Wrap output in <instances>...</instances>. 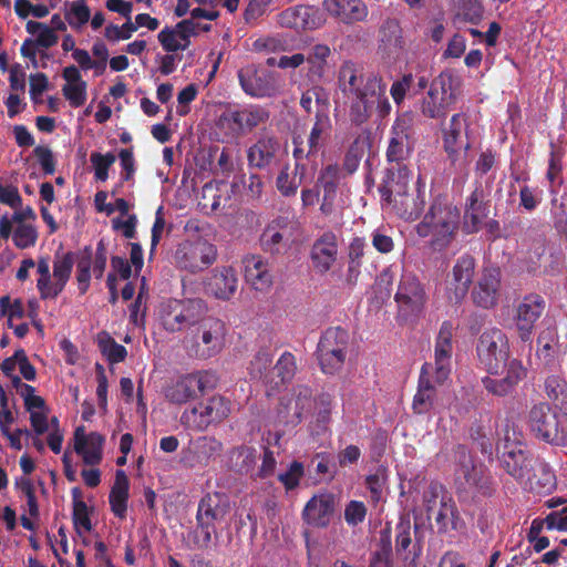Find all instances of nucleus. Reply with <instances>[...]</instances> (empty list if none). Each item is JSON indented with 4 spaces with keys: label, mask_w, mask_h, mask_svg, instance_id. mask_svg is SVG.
<instances>
[{
    "label": "nucleus",
    "mask_w": 567,
    "mask_h": 567,
    "mask_svg": "<svg viewBox=\"0 0 567 567\" xmlns=\"http://www.w3.org/2000/svg\"><path fill=\"white\" fill-rule=\"evenodd\" d=\"M338 87L349 102V118L352 125L367 124L374 111L381 118L391 113L386 83L379 73H364L352 61H346L339 69Z\"/></svg>",
    "instance_id": "1"
},
{
    "label": "nucleus",
    "mask_w": 567,
    "mask_h": 567,
    "mask_svg": "<svg viewBox=\"0 0 567 567\" xmlns=\"http://www.w3.org/2000/svg\"><path fill=\"white\" fill-rule=\"evenodd\" d=\"M460 217L457 206L445 198L436 197L422 220L415 226V231L422 238L430 237L429 247L432 251L442 252L455 240Z\"/></svg>",
    "instance_id": "2"
},
{
    "label": "nucleus",
    "mask_w": 567,
    "mask_h": 567,
    "mask_svg": "<svg viewBox=\"0 0 567 567\" xmlns=\"http://www.w3.org/2000/svg\"><path fill=\"white\" fill-rule=\"evenodd\" d=\"M227 334L226 323L216 317H200L199 322L183 338V347L190 358L207 360L219 354Z\"/></svg>",
    "instance_id": "3"
},
{
    "label": "nucleus",
    "mask_w": 567,
    "mask_h": 567,
    "mask_svg": "<svg viewBox=\"0 0 567 567\" xmlns=\"http://www.w3.org/2000/svg\"><path fill=\"white\" fill-rule=\"evenodd\" d=\"M205 313L200 299H168L159 307L158 319L165 331H190Z\"/></svg>",
    "instance_id": "4"
},
{
    "label": "nucleus",
    "mask_w": 567,
    "mask_h": 567,
    "mask_svg": "<svg viewBox=\"0 0 567 567\" xmlns=\"http://www.w3.org/2000/svg\"><path fill=\"white\" fill-rule=\"evenodd\" d=\"M414 123L415 117L412 112H403L394 120L385 154L391 166H405L404 161L411 156L417 141Z\"/></svg>",
    "instance_id": "5"
},
{
    "label": "nucleus",
    "mask_w": 567,
    "mask_h": 567,
    "mask_svg": "<svg viewBox=\"0 0 567 567\" xmlns=\"http://www.w3.org/2000/svg\"><path fill=\"white\" fill-rule=\"evenodd\" d=\"M468 117L465 113H455L446 122L441 121L442 146L452 165L466 164V155L471 148L467 137Z\"/></svg>",
    "instance_id": "6"
},
{
    "label": "nucleus",
    "mask_w": 567,
    "mask_h": 567,
    "mask_svg": "<svg viewBox=\"0 0 567 567\" xmlns=\"http://www.w3.org/2000/svg\"><path fill=\"white\" fill-rule=\"evenodd\" d=\"M349 333L340 327L328 328L320 337L317 358L326 374L338 372L347 358Z\"/></svg>",
    "instance_id": "7"
},
{
    "label": "nucleus",
    "mask_w": 567,
    "mask_h": 567,
    "mask_svg": "<svg viewBox=\"0 0 567 567\" xmlns=\"http://www.w3.org/2000/svg\"><path fill=\"white\" fill-rule=\"evenodd\" d=\"M230 413V402L221 395H214L199 402L181 415V423L188 430L203 432L213 424L224 421Z\"/></svg>",
    "instance_id": "8"
},
{
    "label": "nucleus",
    "mask_w": 567,
    "mask_h": 567,
    "mask_svg": "<svg viewBox=\"0 0 567 567\" xmlns=\"http://www.w3.org/2000/svg\"><path fill=\"white\" fill-rule=\"evenodd\" d=\"M476 353L482 367L491 374L505 368L509 358V343L506 334L497 328L486 329L478 338Z\"/></svg>",
    "instance_id": "9"
},
{
    "label": "nucleus",
    "mask_w": 567,
    "mask_h": 567,
    "mask_svg": "<svg viewBox=\"0 0 567 567\" xmlns=\"http://www.w3.org/2000/svg\"><path fill=\"white\" fill-rule=\"evenodd\" d=\"M217 377L210 371H196L173 380L165 389V399L173 404H185L194 399L197 392L204 394L215 389Z\"/></svg>",
    "instance_id": "10"
},
{
    "label": "nucleus",
    "mask_w": 567,
    "mask_h": 567,
    "mask_svg": "<svg viewBox=\"0 0 567 567\" xmlns=\"http://www.w3.org/2000/svg\"><path fill=\"white\" fill-rule=\"evenodd\" d=\"M217 258L216 247L203 238L184 240L175 251L176 267L189 274L207 269Z\"/></svg>",
    "instance_id": "11"
},
{
    "label": "nucleus",
    "mask_w": 567,
    "mask_h": 567,
    "mask_svg": "<svg viewBox=\"0 0 567 567\" xmlns=\"http://www.w3.org/2000/svg\"><path fill=\"white\" fill-rule=\"evenodd\" d=\"M447 379L449 377L439 379L436 369L430 362L421 367L417 390L412 401V410L415 414H426L441 406V386Z\"/></svg>",
    "instance_id": "12"
},
{
    "label": "nucleus",
    "mask_w": 567,
    "mask_h": 567,
    "mask_svg": "<svg viewBox=\"0 0 567 567\" xmlns=\"http://www.w3.org/2000/svg\"><path fill=\"white\" fill-rule=\"evenodd\" d=\"M427 299L424 285L416 275L404 271L394 295L399 313L404 318H419L426 307Z\"/></svg>",
    "instance_id": "13"
},
{
    "label": "nucleus",
    "mask_w": 567,
    "mask_h": 567,
    "mask_svg": "<svg viewBox=\"0 0 567 567\" xmlns=\"http://www.w3.org/2000/svg\"><path fill=\"white\" fill-rule=\"evenodd\" d=\"M528 425L534 435L551 445L567 444V433L560 426L558 415L548 403L540 402L532 406L528 413Z\"/></svg>",
    "instance_id": "14"
},
{
    "label": "nucleus",
    "mask_w": 567,
    "mask_h": 567,
    "mask_svg": "<svg viewBox=\"0 0 567 567\" xmlns=\"http://www.w3.org/2000/svg\"><path fill=\"white\" fill-rule=\"evenodd\" d=\"M457 474L463 476L474 498H489L497 491V483L483 463H475L470 455L462 454Z\"/></svg>",
    "instance_id": "15"
},
{
    "label": "nucleus",
    "mask_w": 567,
    "mask_h": 567,
    "mask_svg": "<svg viewBox=\"0 0 567 567\" xmlns=\"http://www.w3.org/2000/svg\"><path fill=\"white\" fill-rule=\"evenodd\" d=\"M491 213L489 192L482 182H475L473 190L463 205V228L466 234H476Z\"/></svg>",
    "instance_id": "16"
},
{
    "label": "nucleus",
    "mask_w": 567,
    "mask_h": 567,
    "mask_svg": "<svg viewBox=\"0 0 567 567\" xmlns=\"http://www.w3.org/2000/svg\"><path fill=\"white\" fill-rule=\"evenodd\" d=\"M106 261L107 251L102 240L97 243L94 257L90 246H85L84 249L76 255V281L81 295H84L89 290L91 269L94 277L101 279L106 268Z\"/></svg>",
    "instance_id": "17"
},
{
    "label": "nucleus",
    "mask_w": 567,
    "mask_h": 567,
    "mask_svg": "<svg viewBox=\"0 0 567 567\" xmlns=\"http://www.w3.org/2000/svg\"><path fill=\"white\" fill-rule=\"evenodd\" d=\"M238 80L243 91L251 97H270L278 91V80L275 73L258 69L254 64L238 71Z\"/></svg>",
    "instance_id": "18"
},
{
    "label": "nucleus",
    "mask_w": 567,
    "mask_h": 567,
    "mask_svg": "<svg viewBox=\"0 0 567 567\" xmlns=\"http://www.w3.org/2000/svg\"><path fill=\"white\" fill-rule=\"evenodd\" d=\"M322 8L336 22L344 25L365 22L369 17V7L363 0H323Z\"/></svg>",
    "instance_id": "19"
},
{
    "label": "nucleus",
    "mask_w": 567,
    "mask_h": 567,
    "mask_svg": "<svg viewBox=\"0 0 567 567\" xmlns=\"http://www.w3.org/2000/svg\"><path fill=\"white\" fill-rule=\"evenodd\" d=\"M339 245L337 235L327 230L311 245L310 260L317 274L329 272L338 260Z\"/></svg>",
    "instance_id": "20"
},
{
    "label": "nucleus",
    "mask_w": 567,
    "mask_h": 567,
    "mask_svg": "<svg viewBox=\"0 0 567 567\" xmlns=\"http://www.w3.org/2000/svg\"><path fill=\"white\" fill-rule=\"evenodd\" d=\"M270 117L268 107L259 104H246L230 110L225 120L240 134H248L255 128L265 125Z\"/></svg>",
    "instance_id": "21"
},
{
    "label": "nucleus",
    "mask_w": 567,
    "mask_h": 567,
    "mask_svg": "<svg viewBox=\"0 0 567 567\" xmlns=\"http://www.w3.org/2000/svg\"><path fill=\"white\" fill-rule=\"evenodd\" d=\"M412 173L406 166H390L385 169L379 186L382 206L390 207L392 200L403 196L410 189Z\"/></svg>",
    "instance_id": "22"
},
{
    "label": "nucleus",
    "mask_w": 567,
    "mask_h": 567,
    "mask_svg": "<svg viewBox=\"0 0 567 567\" xmlns=\"http://www.w3.org/2000/svg\"><path fill=\"white\" fill-rule=\"evenodd\" d=\"M475 271V259L465 254L457 258L452 269V280L450 281L447 298L451 302L460 303L468 292L473 282Z\"/></svg>",
    "instance_id": "23"
},
{
    "label": "nucleus",
    "mask_w": 567,
    "mask_h": 567,
    "mask_svg": "<svg viewBox=\"0 0 567 567\" xmlns=\"http://www.w3.org/2000/svg\"><path fill=\"white\" fill-rule=\"evenodd\" d=\"M278 23L295 30H315L323 24V18L319 8L299 4L280 12Z\"/></svg>",
    "instance_id": "24"
},
{
    "label": "nucleus",
    "mask_w": 567,
    "mask_h": 567,
    "mask_svg": "<svg viewBox=\"0 0 567 567\" xmlns=\"http://www.w3.org/2000/svg\"><path fill=\"white\" fill-rule=\"evenodd\" d=\"M545 309V300L536 293L527 295L517 307L516 326L522 341H529L536 321Z\"/></svg>",
    "instance_id": "25"
},
{
    "label": "nucleus",
    "mask_w": 567,
    "mask_h": 567,
    "mask_svg": "<svg viewBox=\"0 0 567 567\" xmlns=\"http://www.w3.org/2000/svg\"><path fill=\"white\" fill-rule=\"evenodd\" d=\"M502 467L515 480H530L533 457L519 443L505 444L501 457Z\"/></svg>",
    "instance_id": "26"
},
{
    "label": "nucleus",
    "mask_w": 567,
    "mask_h": 567,
    "mask_svg": "<svg viewBox=\"0 0 567 567\" xmlns=\"http://www.w3.org/2000/svg\"><path fill=\"white\" fill-rule=\"evenodd\" d=\"M334 512V496L330 493L313 495L305 505L302 519L306 524L317 527H327Z\"/></svg>",
    "instance_id": "27"
},
{
    "label": "nucleus",
    "mask_w": 567,
    "mask_h": 567,
    "mask_svg": "<svg viewBox=\"0 0 567 567\" xmlns=\"http://www.w3.org/2000/svg\"><path fill=\"white\" fill-rule=\"evenodd\" d=\"M453 333L454 326L451 321L445 320L442 322L434 349V363L433 368L436 369L437 378L443 379L450 377L451 373V358L453 352Z\"/></svg>",
    "instance_id": "28"
},
{
    "label": "nucleus",
    "mask_w": 567,
    "mask_h": 567,
    "mask_svg": "<svg viewBox=\"0 0 567 567\" xmlns=\"http://www.w3.org/2000/svg\"><path fill=\"white\" fill-rule=\"evenodd\" d=\"M104 442V436L97 432L85 435L83 426L75 430L74 451L82 456L86 465L94 466L102 462Z\"/></svg>",
    "instance_id": "29"
},
{
    "label": "nucleus",
    "mask_w": 567,
    "mask_h": 567,
    "mask_svg": "<svg viewBox=\"0 0 567 567\" xmlns=\"http://www.w3.org/2000/svg\"><path fill=\"white\" fill-rule=\"evenodd\" d=\"M243 265L245 280L255 290L265 292L271 288L272 275L266 259L259 255H249L243 259Z\"/></svg>",
    "instance_id": "30"
},
{
    "label": "nucleus",
    "mask_w": 567,
    "mask_h": 567,
    "mask_svg": "<svg viewBox=\"0 0 567 567\" xmlns=\"http://www.w3.org/2000/svg\"><path fill=\"white\" fill-rule=\"evenodd\" d=\"M402 28L398 19L388 18L379 29V51L386 58H398L404 50Z\"/></svg>",
    "instance_id": "31"
},
{
    "label": "nucleus",
    "mask_w": 567,
    "mask_h": 567,
    "mask_svg": "<svg viewBox=\"0 0 567 567\" xmlns=\"http://www.w3.org/2000/svg\"><path fill=\"white\" fill-rule=\"evenodd\" d=\"M223 443L214 436H199L190 443L185 462L189 467L207 466L208 463L220 455Z\"/></svg>",
    "instance_id": "32"
},
{
    "label": "nucleus",
    "mask_w": 567,
    "mask_h": 567,
    "mask_svg": "<svg viewBox=\"0 0 567 567\" xmlns=\"http://www.w3.org/2000/svg\"><path fill=\"white\" fill-rule=\"evenodd\" d=\"M288 225V218L278 217L266 227L260 237V245L265 251L275 255L286 250L290 237Z\"/></svg>",
    "instance_id": "33"
},
{
    "label": "nucleus",
    "mask_w": 567,
    "mask_h": 567,
    "mask_svg": "<svg viewBox=\"0 0 567 567\" xmlns=\"http://www.w3.org/2000/svg\"><path fill=\"white\" fill-rule=\"evenodd\" d=\"M425 203L424 187L417 186L412 192L409 189L403 196L393 199L389 208L404 220H415L423 213Z\"/></svg>",
    "instance_id": "34"
},
{
    "label": "nucleus",
    "mask_w": 567,
    "mask_h": 567,
    "mask_svg": "<svg viewBox=\"0 0 567 567\" xmlns=\"http://www.w3.org/2000/svg\"><path fill=\"white\" fill-rule=\"evenodd\" d=\"M237 275L233 267H216L207 281V290L218 299L227 300L237 290Z\"/></svg>",
    "instance_id": "35"
},
{
    "label": "nucleus",
    "mask_w": 567,
    "mask_h": 567,
    "mask_svg": "<svg viewBox=\"0 0 567 567\" xmlns=\"http://www.w3.org/2000/svg\"><path fill=\"white\" fill-rule=\"evenodd\" d=\"M501 284V272L498 269H486L483 272L477 286L473 291L474 302L484 309H488L496 303L497 292Z\"/></svg>",
    "instance_id": "36"
},
{
    "label": "nucleus",
    "mask_w": 567,
    "mask_h": 567,
    "mask_svg": "<svg viewBox=\"0 0 567 567\" xmlns=\"http://www.w3.org/2000/svg\"><path fill=\"white\" fill-rule=\"evenodd\" d=\"M411 529L410 515H401L395 526V553L398 556H402L404 560L411 557V564H414L421 554V546L417 540L412 544Z\"/></svg>",
    "instance_id": "37"
},
{
    "label": "nucleus",
    "mask_w": 567,
    "mask_h": 567,
    "mask_svg": "<svg viewBox=\"0 0 567 567\" xmlns=\"http://www.w3.org/2000/svg\"><path fill=\"white\" fill-rule=\"evenodd\" d=\"M279 148V141L274 136L258 138L247 151L248 165L259 169L268 167Z\"/></svg>",
    "instance_id": "38"
},
{
    "label": "nucleus",
    "mask_w": 567,
    "mask_h": 567,
    "mask_svg": "<svg viewBox=\"0 0 567 567\" xmlns=\"http://www.w3.org/2000/svg\"><path fill=\"white\" fill-rule=\"evenodd\" d=\"M130 482L123 470H117L109 495L112 513L123 519L126 517Z\"/></svg>",
    "instance_id": "39"
},
{
    "label": "nucleus",
    "mask_w": 567,
    "mask_h": 567,
    "mask_svg": "<svg viewBox=\"0 0 567 567\" xmlns=\"http://www.w3.org/2000/svg\"><path fill=\"white\" fill-rule=\"evenodd\" d=\"M365 249L367 244L363 238L355 237L349 244L347 254V272L344 276V280L349 286H354L358 282Z\"/></svg>",
    "instance_id": "40"
},
{
    "label": "nucleus",
    "mask_w": 567,
    "mask_h": 567,
    "mask_svg": "<svg viewBox=\"0 0 567 567\" xmlns=\"http://www.w3.org/2000/svg\"><path fill=\"white\" fill-rule=\"evenodd\" d=\"M454 103V101L429 90L421 101L420 111L426 118L443 121Z\"/></svg>",
    "instance_id": "41"
},
{
    "label": "nucleus",
    "mask_w": 567,
    "mask_h": 567,
    "mask_svg": "<svg viewBox=\"0 0 567 567\" xmlns=\"http://www.w3.org/2000/svg\"><path fill=\"white\" fill-rule=\"evenodd\" d=\"M331 127L332 124L327 107L318 109L315 124L308 137L307 156L317 154L323 138L329 135Z\"/></svg>",
    "instance_id": "42"
},
{
    "label": "nucleus",
    "mask_w": 567,
    "mask_h": 567,
    "mask_svg": "<svg viewBox=\"0 0 567 567\" xmlns=\"http://www.w3.org/2000/svg\"><path fill=\"white\" fill-rule=\"evenodd\" d=\"M74 262H76V257L72 251H68L54 260L53 277L55 281L52 282L51 299H55L63 291L71 277Z\"/></svg>",
    "instance_id": "43"
},
{
    "label": "nucleus",
    "mask_w": 567,
    "mask_h": 567,
    "mask_svg": "<svg viewBox=\"0 0 567 567\" xmlns=\"http://www.w3.org/2000/svg\"><path fill=\"white\" fill-rule=\"evenodd\" d=\"M72 495V522L75 532L79 535H82V529L84 532H91L93 526L91 522V511L87 507L86 503L82 499L83 493L80 487H73L71 491Z\"/></svg>",
    "instance_id": "44"
},
{
    "label": "nucleus",
    "mask_w": 567,
    "mask_h": 567,
    "mask_svg": "<svg viewBox=\"0 0 567 567\" xmlns=\"http://www.w3.org/2000/svg\"><path fill=\"white\" fill-rule=\"evenodd\" d=\"M227 463L229 468L236 473L248 474L256 464V450L247 445L233 447L228 452Z\"/></svg>",
    "instance_id": "45"
},
{
    "label": "nucleus",
    "mask_w": 567,
    "mask_h": 567,
    "mask_svg": "<svg viewBox=\"0 0 567 567\" xmlns=\"http://www.w3.org/2000/svg\"><path fill=\"white\" fill-rule=\"evenodd\" d=\"M330 54V48L322 43L316 44L309 50L306 56V62L309 64L308 76L312 81L321 80L323 78Z\"/></svg>",
    "instance_id": "46"
},
{
    "label": "nucleus",
    "mask_w": 567,
    "mask_h": 567,
    "mask_svg": "<svg viewBox=\"0 0 567 567\" xmlns=\"http://www.w3.org/2000/svg\"><path fill=\"white\" fill-rule=\"evenodd\" d=\"M225 514L226 507L220 505L218 494H207L200 499L196 516L198 518L202 516L203 520L215 525L224 518Z\"/></svg>",
    "instance_id": "47"
},
{
    "label": "nucleus",
    "mask_w": 567,
    "mask_h": 567,
    "mask_svg": "<svg viewBox=\"0 0 567 567\" xmlns=\"http://www.w3.org/2000/svg\"><path fill=\"white\" fill-rule=\"evenodd\" d=\"M458 87L460 79L455 76L452 71L444 70L432 80L429 90L455 102Z\"/></svg>",
    "instance_id": "48"
},
{
    "label": "nucleus",
    "mask_w": 567,
    "mask_h": 567,
    "mask_svg": "<svg viewBox=\"0 0 567 567\" xmlns=\"http://www.w3.org/2000/svg\"><path fill=\"white\" fill-rule=\"evenodd\" d=\"M546 252V239L544 236L534 238L526 250L523 260L528 272H536L540 268L542 259Z\"/></svg>",
    "instance_id": "49"
},
{
    "label": "nucleus",
    "mask_w": 567,
    "mask_h": 567,
    "mask_svg": "<svg viewBox=\"0 0 567 567\" xmlns=\"http://www.w3.org/2000/svg\"><path fill=\"white\" fill-rule=\"evenodd\" d=\"M99 348L102 354L105 355L111 363H120L124 361L127 355L126 348L117 343L106 333L100 334Z\"/></svg>",
    "instance_id": "50"
},
{
    "label": "nucleus",
    "mask_w": 567,
    "mask_h": 567,
    "mask_svg": "<svg viewBox=\"0 0 567 567\" xmlns=\"http://www.w3.org/2000/svg\"><path fill=\"white\" fill-rule=\"evenodd\" d=\"M545 392L554 403L560 406L567 405V381L563 377H547L545 380Z\"/></svg>",
    "instance_id": "51"
},
{
    "label": "nucleus",
    "mask_w": 567,
    "mask_h": 567,
    "mask_svg": "<svg viewBox=\"0 0 567 567\" xmlns=\"http://www.w3.org/2000/svg\"><path fill=\"white\" fill-rule=\"evenodd\" d=\"M194 545L199 549H207L213 539V535L217 538L216 525L203 520V517L196 516V527L190 533Z\"/></svg>",
    "instance_id": "52"
},
{
    "label": "nucleus",
    "mask_w": 567,
    "mask_h": 567,
    "mask_svg": "<svg viewBox=\"0 0 567 567\" xmlns=\"http://www.w3.org/2000/svg\"><path fill=\"white\" fill-rule=\"evenodd\" d=\"M364 154V141L358 136L348 147L342 167V172H346V175H352L360 165L361 158Z\"/></svg>",
    "instance_id": "53"
},
{
    "label": "nucleus",
    "mask_w": 567,
    "mask_h": 567,
    "mask_svg": "<svg viewBox=\"0 0 567 567\" xmlns=\"http://www.w3.org/2000/svg\"><path fill=\"white\" fill-rule=\"evenodd\" d=\"M292 402H295V420H301L303 413L309 412L312 406V390L308 385H297L292 389Z\"/></svg>",
    "instance_id": "54"
},
{
    "label": "nucleus",
    "mask_w": 567,
    "mask_h": 567,
    "mask_svg": "<svg viewBox=\"0 0 567 567\" xmlns=\"http://www.w3.org/2000/svg\"><path fill=\"white\" fill-rule=\"evenodd\" d=\"M296 370L297 364L295 355L289 351H285L274 367V371H276L277 378L279 379V381L275 382V385L278 386L279 384L291 381Z\"/></svg>",
    "instance_id": "55"
},
{
    "label": "nucleus",
    "mask_w": 567,
    "mask_h": 567,
    "mask_svg": "<svg viewBox=\"0 0 567 567\" xmlns=\"http://www.w3.org/2000/svg\"><path fill=\"white\" fill-rule=\"evenodd\" d=\"M271 364L272 355L267 351H259L250 361L249 374L254 379L264 380L266 383L272 382V380H269Z\"/></svg>",
    "instance_id": "56"
},
{
    "label": "nucleus",
    "mask_w": 567,
    "mask_h": 567,
    "mask_svg": "<svg viewBox=\"0 0 567 567\" xmlns=\"http://www.w3.org/2000/svg\"><path fill=\"white\" fill-rule=\"evenodd\" d=\"M338 164L328 165L321 173L318 183L323 188L324 194L333 195L337 192L341 178L346 177Z\"/></svg>",
    "instance_id": "57"
},
{
    "label": "nucleus",
    "mask_w": 567,
    "mask_h": 567,
    "mask_svg": "<svg viewBox=\"0 0 567 567\" xmlns=\"http://www.w3.org/2000/svg\"><path fill=\"white\" fill-rule=\"evenodd\" d=\"M90 161L94 168V177L99 182H105L109 178V169L115 163L116 156L112 152L105 154L93 152Z\"/></svg>",
    "instance_id": "58"
},
{
    "label": "nucleus",
    "mask_w": 567,
    "mask_h": 567,
    "mask_svg": "<svg viewBox=\"0 0 567 567\" xmlns=\"http://www.w3.org/2000/svg\"><path fill=\"white\" fill-rule=\"evenodd\" d=\"M12 240L19 249L33 247L38 240V231L32 225L20 224L13 230Z\"/></svg>",
    "instance_id": "59"
},
{
    "label": "nucleus",
    "mask_w": 567,
    "mask_h": 567,
    "mask_svg": "<svg viewBox=\"0 0 567 567\" xmlns=\"http://www.w3.org/2000/svg\"><path fill=\"white\" fill-rule=\"evenodd\" d=\"M300 185V179H297V177L289 172L288 165L281 168L276 179V186L282 196L289 197L296 195Z\"/></svg>",
    "instance_id": "60"
},
{
    "label": "nucleus",
    "mask_w": 567,
    "mask_h": 567,
    "mask_svg": "<svg viewBox=\"0 0 567 567\" xmlns=\"http://www.w3.org/2000/svg\"><path fill=\"white\" fill-rule=\"evenodd\" d=\"M456 507L451 498L443 497L441 499L440 509L435 516V522L440 532H446L450 525L454 528V517L456 516Z\"/></svg>",
    "instance_id": "61"
},
{
    "label": "nucleus",
    "mask_w": 567,
    "mask_h": 567,
    "mask_svg": "<svg viewBox=\"0 0 567 567\" xmlns=\"http://www.w3.org/2000/svg\"><path fill=\"white\" fill-rule=\"evenodd\" d=\"M91 11L84 0H76L72 3L70 12L65 13L68 23L73 28H80L89 22Z\"/></svg>",
    "instance_id": "62"
},
{
    "label": "nucleus",
    "mask_w": 567,
    "mask_h": 567,
    "mask_svg": "<svg viewBox=\"0 0 567 567\" xmlns=\"http://www.w3.org/2000/svg\"><path fill=\"white\" fill-rule=\"evenodd\" d=\"M40 278L37 281V288L42 300L51 299L52 281L50 266L47 258H40L37 264Z\"/></svg>",
    "instance_id": "63"
},
{
    "label": "nucleus",
    "mask_w": 567,
    "mask_h": 567,
    "mask_svg": "<svg viewBox=\"0 0 567 567\" xmlns=\"http://www.w3.org/2000/svg\"><path fill=\"white\" fill-rule=\"evenodd\" d=\"M303 474V464L299 461H293L285 473L279 474L278 480L282 483L286 491H292L299 485Z\"/></svg>",
    "instance_id": "64"
}]
</instances>
